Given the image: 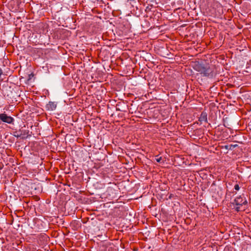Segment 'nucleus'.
<instances>
[{"label":"nucleus","mask_w":251,"mask_h":251,"mask_svg":"<svg viewBox=\"0 0 251 251\" xmlns=\"http://www.w3.org/2000/svg\"><path fill=\"white\" fill-rule=\"evenodd\" d=\"M189 66L203 76L212 77L214 75V68L208 64H203L199 60H194L189 62Z\"/></svg>","instance_id":"1"},{"label":"nucleus","mask_w":251,"mask_h":251,"mask_svg":"<svg viewBox=\"0 0 251 251\" xmlns=\"http://www.w3.org/2000/svg\"><path fill=\"white\" fill-rule=\"evenodd\" d=\"M248 204L246 199L244 197V195L237 197L233 202H231V204L237 211H244L247 207Z\"/></svg>","instance_id":"2"},{"label":"nucleus","mask_w":251,"mask_h":251,"mask_svg":"<svg viewBox=\"0 0 251 251\" xmlns=\"http://www.w3.org/2000/svg\"><path fill=\"white\" fill-rule=\"evenodd\" d=\"M0 120L2 122L8 124H13L14 119L11 116H8L5 113H2L0 114Z\"/></svg>","instance_id":"3"},{"label":"nucleus","mask_w":251,"mask_h":251,"mask_svg":"<svg viewBox=\"0 0 251 251\" xmlns=\"http://www.w3.org/2000/svg\"><path fill=\"white\" fill-rule=\"evenodd\" d=\"M29 131L28 130L22 129L19 131V133H18L17 135H15V136L17 137H21L23 139H24L31 136L30 134H29Z\"/></svg>","instance_id":"4"},{"label":"nucleus","mask_w":251,"mask_h":251,"mask_svg":"<svg viewBox=\"0 0 251 251\" xmlns=\"http://www.w3.org/2000/svg\"><path fill=\"white\" fill-rule=\"evenodd\" d=\"M128 106L126 105L124 102H118L116 106L117 111H120L123 112H126Z\"/></svg>","instance_id":"5"},{"label":"nucleus","mask_w":251,"mask_h":251,"mask_svg":"<svg viewBox=\"0 0 251 251\" xmlns=\"http://www.w3.org/2000/svg\"><path fill=\"white\" fill-rule=\"evenodd\" d=\"M57 107V103L55 102L49 101L46 105V109L47 111H53Z\"/></svg>","instance_id":"6"},{"label":"nucleus","mask_w":251,"mask_h":251,"mask_svg":"<svg viewBox=\"0 0 251 251\" xmlns=\"http://www.w3.org/2000/svg\"><path fill=\"white\" fill-rule=\"evenodd\" d=\"M199 121L201 124L207 123V114L206 112L203 111L201 112L200 117H199Z\"/></svg>","instance_id":"7"},{"label":"nucleus","mask_w":251,"mask_h":251,"mask_svg":"<svg viewBox=\"0 0 251 251\" xmlns=\"http://www.w3.org/2000/svg\"><path fill=\"white\" fill-rule=\"evenodd\" d=\"M191 196V199L192 200L195 199V198H197V194L194 191H191L189 190V197ZM190 198L189 197V199Z\"/></svg>","instance_id":"8"},{"label":"nucleus","mask_w":251,"mask_h":251,"mask_svg":"<svg viewBox=\"0 0 251 251\" xmlns=\"http://www.w3.org/2000/svg\"><path fill=\"white\" fill-rule=\"evenodd\" d=\"M198 111L197 109H195V108H193V107H191V108H189V114L192 113H194V114H197V113L196 112H194V111Z\"/></svg>","instance_id":"9"},{"label":"nucleus","mask_w":251,"mask_h":251,"mask_svg":"<svg viewBox=\"0 0 251 251\" xmlns=\"http://www.w3.org/2000/svg\"><path fill=\"white\" fill-rule=\"evenodd\" d=\"M234 189L237 191L239 190L240 189V187H239V185L237 184H235L234 186Z\"/></svg>","instance_id":"10"},{"label":"nucleus","mask_w":251,"mask_h":251,"mask_svg":"<svg viewBox=\"0 0 251 251\" xmlns=\"http://www.w3.org/2000/svg\"><path fill=\"white\" fill-rule=\"evenodd\" d=\"M161 157H159V158H156V160L157 162H160L161 160Z\"/></svg>","instance_id":"11"},{"label":"nucleus","mask_w":251,"mask_h":251,"mask_svg":"<svg viewBox=\"0 0 251 251\" xmlns=\"http://www.w3.org/2000/svg\"><path fill=\"white\" fill-rule=\"evenodd\" d=\"M3 72L2 70L0 68V79H1V75L2 74ZM1 80H3V79H1Z\"/></svg>","instance_id":"12"},{"label":"nucleus","mask_w":251,"mask_h":251,"mask_svg":"<svg viewBox=\"0 0 251 251\" xmlns=\"http://www.w3.org/2000/svg\"><path fill=\"white\" fill-rule=\"evenodd\" d=\"M237 146V145H236H236H230V147H232L233 148L236 147Z\"/></svg>","instance_id":"13"},{"label":"nucleus","mask_w":251,"mask_h":251,"mask_svg":"<svg viewBox=\"0 0 251 251\" xmlns=\"http://www.w3.org/2000/svg\"><path fill=\"white\" fill-rule=\"evenodd\" d=\"M30 75H32V76H33L34 75L33 74H31L29 75V79L30 78Z\"/></svg>","instance_id":"14"},{"label":"nucleus","mask_w":251,"mask_h":251,"mask_svg":"<svg viewBox=\"0 0 251 251\" xmlns=\"http://www.w3.org/2000/svg\"><path fill=\"white\" fill-rule=\"evenodd\" d=\"M195 44V41H192V44Z\"/></svg>","instance_id":"15"},{"label":"nucleus","mask_w":251,"mask_h":251,"mask_svg":"<svg viewBox=\"0 0 251 251\" xmlns=\"http://www.w3.org/2000/svg\"><path fill=\"white\" fill-rule=\"evenodd\" d=\"M189 49L191 50H192V51H193V50H193V49H192V48H191H191H189Z\"/></svg>","instance_id":"16"},{"label":"nucleus","mask_w":251,"mask_h":251,"mask_svg":"<svg viewBox=\"0 0 251 251\" xmlns=\"http://www.w3.org/2000/svg\"><path fill=\"white\" fill-rule=\"evenodd\" d=\"M225 148H226V149H228V146H226Z\"/></svg>","instance_id":"17"},{"label":"nucleus","mask_w":251,"mask_h":251,"mask_svg":"<svg viewBox=\"0 0 251 251\" xmlns=\"http://www.w3.org/2000/svg\"><path fill=\"white\" fill-rule=\"evenodd\" d=\"M193 37H194V38H195V35L194 34H193Z\"/></svg>","instance_id":"18"},{"label":"nucleus","mask_w":251,"mask_h":251,"mask_svg":"<svg viewBox=\"0 0 251 251\" xmlns=\"http://www.w3.org/2000/svg\"><path fill=\"white\" fill-rule=\"evenodd\" d=\"M186 87H187V88H188V85L187 84H186Z\"/></svg>","instance_id":"19"},{"label":"nucleus","mask_w":251,"mask_h":251,"mask_svg":"<svg viewBox=\"0 0 251 251\" xmlns=\"http://www.w3.org/2000/svg\"><path fill=\"white\" fill-rule=\"evenodd\" d=\"M190 177H193V176H192L191 175L190 176Z\"/></svg>","instance_id":"20"}]
</instances>
